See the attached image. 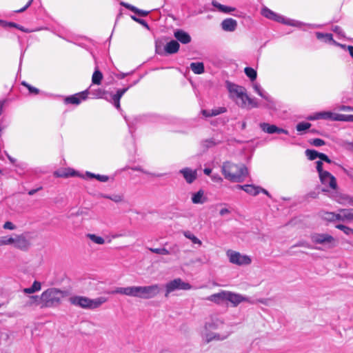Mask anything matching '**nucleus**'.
<instances>
[{
  "label": "nucleus",
  "mask_w": 353,
  "mask_h": 353,
  "mask_svg": "<svg viewBox=\"0 0 353 353\" xmlns=\"http://www.w3.org/2000/svg\"><path fill=\"white\" fill-rule=\"evenodd\" d=\"M316 38L319 40H324L325 41H332L333 37L332 34L330 33H321L316 32Z\"/></svg>",
  "instance_id": "31"
},
{
  "label": "nucleus",
  "mask_w": 353,
  "mask_h": 353,
  "mask_svg": "<svg viewBox=\"0 0 353 353\" xmlns=\"http://www.w3.org/2000/svg\"><path fill=\"white\" fill-rule=\"evenodd\" d=\"M339 219L341 221H353V208L340 209Z\"/></svg>",
  "instance_id": "18"
},
{
  "label": "nucleus",
  "mask_w": 353,
  "mask_h": 353,
  "mask_svg": "<svg viewBox=\"0 0 353 353\" xmlns=\"http://www.w3.org/2000/svg\"><path fill=\"white\" fill-rule=\"evenodd\" d=\"M352 120V115H346L341 114H336L333 117V121H348L351 122Z\"/></svg>",
  "instance_id": "32"
},
{
  "label": "nucleus",
  "mask_w": 353,
  "mask_h": 353,
  "mask_svg": "<svg viewBox=\"0 0 353 353\" xmlns=\"http://www.w3.org/2000/svg\"><path fill=\"white\" fill-rule=\"evenodd\" d=\"M336 228L343 231L347 235L353 234V229L342 224H338Z\"/></svg>",
  "instance_id": "37"
},
{
  "label": "nucleus",
  "mask_w": 353,
  "mask_h": 353,
  "mask_svg": "<svg viewBox=\"0 0 353 353\" xmlns=\"http://www.w3.org/2000/svg\"><path fill=\"white\" fill-rule=\"evenodd\" d=\"M203 196V191L199 190L192 195V199H201Z\"/></svg>",
  "instance_id": "52"
},
{
  "label": "nucleus",
  "mask_w": 353,
  "mask_h": 353,
  "mask_svg": "<svg viewBox=\"0 0 353 353\" xmlns=\"http://www.w3.org/2000/svg\"><path fill=\"white\" fill-rule=\"evenodd\" d=\"M320 180L323 184L335 190L337 187L336 178L329 172H323L319 175Z\"/></svg>",
  "instance_id": "11"
},
{
  "label": "nucleus",
  "mask_w": 353,
  "mask_h": 353,
  "mask_svg": "<svg viewBox=\"0 0 353 353\" xmlns=\"http://www.w3.org/2000/svg\"><path fill=\"white\" fill-rule=\"evenodd\" d=\"M70 303L83 309L93 310L99 307L107 301V299L100 296L94 299L83 296H74L69 299Z\"/></svg>",
  "instance_id": "3"
},
{
  "label": "nucleus",
  "mask_w": 353,
  "mask_h": 353,
  "mask_svg": "<svg viewBox=\"0 0 353 353\" xmlns=\"http://www.w3.org/2000/svg\"><path fill=\"white\" fill-rule=\"evenodd\" d=\"M335 114H333L330 112H319L316 114L314 117H311L310 119L314 120V119H331L333 120V117H334Z\"/></svg>",
  "instance_id": "22"
},
{
  "label": "nucleus",
  "mask_w": 353,
  "mask_h": 353,
  "mask_svg": "<svg viewBox=\"0 0 353 353\" xmlns=\"http://www.w3.org/2000/svg\"><path fill=\"white\" fill-rule=\"evenodd\" d=\"M219 323H218V319H216V322L211 319L210 322H208L205 325V329L207 331L211 332L214 330H216L218 328Z\"/></svg>",
  "instance_id": "33"
},
{
  "label": "nucleus",
  "mask_w": 353,
  "mask_h": 353,
  "mask_svg": "<svg viewBox=\"0 0 353 353\" xmlns=\"http://www.w3.org/2000/svg\"><path fill=\"white\" fill-rule=\"evenodd\" d=\"M32 1H33V0H29V1L27 3V4L23 8H22L20 10H17L16 12H22L25 11L31 5Z\"/></svg>",
  "instance_id": "54"
},
{
  "label": "nucleus",
  "mask_w": 353,
  "mask_h": 353,
  "mask_svg": "<svg viewBox=\"0 0 353 353\" xmlns=\"http://www.w3.org/2000/svg\"><path fill=\"white\" fill-rule=\"evenodd\" d=\"M190 67L194 74H200L204 72V65L202 62L192 63Z\"/></svg>",
  "instance_id": "23"
},
{
  "label": "nucleus",
  "mask_w": 353,
  "mask_h": 353,
  "mask_svg": "<svg viewBox=\"0 0 353 353\" xmlns=\"http://www.w3.org/2000/svg\"><path fill=\"white\" fill-rule=\"evenodd\" d=\"M6 25H7V26H10V27H14V28H17V29H19V30H20L23 31V32H28L26 30H25V29L23 28V27L17 25V23H12V22H10V23H6Z\"/></svg>",
  "instance_id": "49"
},
{
  "label": "nucleus",
  "mask_w": 353,
  "mask_h": 353,
  "mask_svg": "<svg viewBox=\"0 0 353 353\" xmlns=\"http://www.w3.org/2000/svg\"><path fill=\"white\" fill-rule=\"evenodd\" d=\"M180 173L183 174L186 182L188 183H192L196 178V171L188 168L181 170Z\"/></svg>",
  "instance_id": "17"
},
{
  "label": "nucleus",
  "mask_w": 353,
  "mask_h": 353,
  "mask_svg": "<svg viewBox=\"0 0 353 353\" xmlns=\"http://www.w3.org/2000/svg\"><path fill=\"white\" fill-rule=\"evenodd\" d=\"M225 83L230 94V97L233 99L239 107L251 109L259 106L255 99L249 97L243 87L232 83L229 81H226Z\"/></svg>",
  "instance_id": "1"
},
{
  "label": "nucleus",
  "mask_w": 353,
  "mask_h": 353,
  "mask_svg": "<svg viewBox=\"0 0 353 353\" xmlns=\"http://www.w3.org/2000/svg\"><path fill=\"white\" fill-rule=\"evenodd\" d=\"M41 283L39 281H34L31 287L24 288L23 291L26 294H33L36 292L41 290Z\"/></svg>",
  "instance_id": "21"
},
{
  "label": "nucleus",
  "mask_w": 353,
  "mask_h": 353,
  "mask_svg": "<svg viewBox=\"0 0 353 353\" xmlns=\"http://www.w3.org/2000/svg\"><path fill=\"white\" fill-rule=\"evenodd\" d=\"M30 246V242L23 234L14 236V247L15 248L26 251L28 250Z\"/></svg>",
  "instance_id": "12"
},
{
  "label": "nucleus",
  "mask_w": 353,
  "mask_h": 353,
  "mask_svg": "<svg viewBox=\"0 0 353 353\" xmlns=\"http://www.w3.org/2000/svg\"><path fill=\"white\" fill-rule=\"evenodd\" d=\"M205 145L206 147H210L211 145H212L214 143H213V141H211V140H206L205 141Z\"/></svg>",
  "instance_id": "60"
},
{
  "label": "nucleus",
  "mask_w": 353,
  "mask_h": 353,
  "mask_svg": "<svg viewBox=\"0 0 353 353\" xmlns=\"http://www.w3.org/2000/svg\"><path fill=\"white\" fill-rule=\"evenodd\" d=\"M160 292L159 285L154 284L152 285L143 286L142 296L143 299H149L154 298Z\"/></svg>",
  "instance_id": "10"
},
{
  "label": "nucleus",
  "mask_w": 353,
  "mask_h": 353,
  "mask_svg": "<svg viewBox=\"0 0 353 353\" xmlns=\"http://www.w3.org/2000/svg\"><path fill=\"white\" fill-rule=\"evenodd\" d=\"M3 228L5 230H14L15 229V225L10 221H6L4 224Z\"/></svg>",
  "instance_id": "48"
},
{
  "label": "nucleus",
  "mask_w": 353,
  "mask_h": 353,
  "mask_svg": "<svg viewBox=\"0 0 353 353\" xmlns=\"http://www.w3.org/2000/svg\"><path fill=\"white\" fill-rule=\"evenodd\" d=\"M127 90H128V88L120 89V90H117V93L120 94V96L122 97Z\"/></svg>",
  "instance_id": "59"
},
{
  "label": "nucleus",
  "mask_w": 353,
  "mask_h": 353,
  "mask_svg": "<svg viewBox=\"0 0 353 353\" xmlns=\"http://www.w3.org/2000/svg\"><path fill=\"white\" fill-rule=\"evenodd\" d=\"M88 91L82 92L78 94L68 97L65 99L67 103H72L78 105L81 103V100H84L87 98Z\"/></svg>",
  "instance_id": "16"
},
{
  "label": "nucleus",
  "mask_w": 353,
  "mask_h": 353,
  "mask_svg": "<svg viewBox=\"0 0 353 353\" xmlns=\"http://www.w3.org/2000/svg\"><path fill=\"white\" fill-rule=\"evenodd\" d=\"M134 13L138 14L139 15L142 17H145L149 14V11L140 10L137 8V11H135Z\"/></svg>",
  "instance_id": "51"
},
{
  "label": "nucleus",
  "mask_w": 353,
  "mask_h": 353,
  "mask_svg": "<svg viewBox=\"0 0 353 353\" xmlns=\"http://www.w3.org/2000/svg\"><path fill=\"white\" fill-rule=\"evenodd\" d=\"M87 236L92 241L97 244L102 245L105 243L104 239L101 236H97L94 234H88Z\"/></svg>",
  "instance_id": "35"
},
{
  "label": "nucleus",
  "mask_w": 353,
  "mask_h": 353,
  "mask_svg": "<svg viewBox=\"0 0 353 353\" xmlns=\"http://www.w3.org/2000/svg\"><path fill=\"white\" fill-rule=\"evenodd\" d=\"M64 296V292L57 288H49L41 294V308L54 307L59 305L61 299Z\"/></svg>",
  "instance_id": "4"
},
{
  "label": "nucleus",
  "mask_w": 353,
  "mask_h": 353,
  "mask_svg": "<svg viewBox=\"0 0 353 353\" xmlns=\"http://www.w3.org/2000/svg\"><path fill=\"white\" fill-rule=\"evenodd\" d=\"M121 97H121V96H120V94H117H117H115L114 95H113V97H112V99H113V100H120Z\"/></svg>",
  "instance_id": "63"
},
{
  "label": "nucleus",
  "mask_w": 353,
  "mask_h": 353,
  "mask_svg": "<svg viewBox=\"0 0 353 353\" xmlns=\"http://www.w3.org/2000/svg\"><path fill=\"white\" fill-rule=\"evenodd\" d=\"M222 300L227 301L232 303L233 306H237L241 302H248V298L239 294L233 293L228 291H222Z\"/></svg>",
  "instance_id": "9"
},
{
  "label": "nucleus",
  "mask_w": 353,
  "mask_h": 353,
  "mask_svg": "<svg viewBox=\"0 0 353 353\" xmlns=\"http://www.w3.org/2000/svg\"><path fill=\"white\" fill-rule=\"evenodd\" d=\"M174 37L177 42L182 44L190 43L192 41L191 36L185 30L181 29H176L174 31Z\"/></svg>",
  "instance_id": "13"
},
{
  "label": "nucleus",
  "mask_w": 353,
  "mask_h": 353,
  "mask_svg": "<svg viewBox=\"0 0 353 353\" xmlns=\"http://www.w3.org/2000/svg\"><path fill=\"white\" fill-rule=\"evenodd\" d=\"M276 133H279H279H284V134H288V130H284V129H283V128H278V127H277V129H276Z\"/></svg>",
  "instance_id": "58"
},
{
  "label": "nucleus",
  "mask_w": 353,
  "mask_h": 353,
  "mask_svg": "<svg viewBox=\"0 0 353 353\" xmlns=\"http://www.w3.org/2000/svg\"><path fill=\"white\" fill-rule=\"evenodd\" d=\"M221 113L220 110H202V114L205 117H212L214 116H216Z\"/></svg>",
  "instance_id": "36"
},
{
  "label": "nucleus",
  "mask_w": 353,
  "mask_h": 353,
  "mask_svg": "<svg viewBox=\"0 0 353 353\" xmlns=\"http://www.w3.org/2000/svg\"><path fill=\"white\" fill-rule=\"evenodd\" d=\"M348 51H349L350 54L353 58V46H348Z\"/></svg>",
  "instance_id": "64"
},
{
  "label": "nucleus",
  "mask_w": 353,
  "mask_h": 353,
  "mask_svg": "<svg viewBox=\"0 0 353 353\" xmlns=\"http://www.w3.org/2000/svg\"><path fill=\"white\" fill-rule=\"evenodd\" d=\"M238 26L237 21L232 18H226L222 20V30L226 32H233Z\"/></svg>",
  "instance_id": "15"
},
{
  "label": "nucleus",
  "mask_w": 353,
  "mask_h": 353,
  "mask_svg": "<svg viewBox=\"0 0 353 353\" xmlns=\"http://www.w3.org/2000/svg\"><path fill=\"white\" fill-rule=\"evenodd\" d=\"M326 157V154L318 152V158H319L321 160L323 161Z\"/></svg>",
  "instance_id": "61"
},
{
  "label": "nucleus",
  "mask_w": 353,
  "mask_h": 353,
  "mask_svg": "<svg viewBox=\"0 0 353 353\" xmlns=\"http://www.w3.org/2000/svg\"><path fill=\"white\" fill-rule=\"evenodd\" d=\"M310 126H311V123H310L301 122L297 124L296 128L297 131L301 132V131L306 130L309 129L310 128Z\"/></svg>",
  "instance_id": "41"
},
{
  "label": "nucleus",
  "mask_w": 353,
  "mask_h": 353,
  "mask_svg": "<svg viewBox=\"0 0 353 353\" xmlns=\"http://www.w3.org/2000/svg\"><path fill=\"white\" fill-rule=\"evenodd\" d=\"M131 18H132L134 21H137V23H139L141 24L143 26H144V27H145L146 28L149 29V26H148V25L147 22H146L145 20L141 19H139V18H137V17H135V16H131Z\"/></svg>",
  "instance_id": "45"
},
{
  "label": "nucleus",
  "mask_w": 353,
  "mask_h": 353,
  "mask_svg": "<svg viewBox=\"0 0 353 353\" xmlns=\"http://www.w3.org/2000/svg\"><path fill=\"white\" fill-rule=\"evenodd\" d=\"M213 339H219V335H214L213 336H211L210 334H207L206 336V342L209 343Z\"/></svg>",
  "instance_id": "56"
},
{
  "label": "nucleus",
  "mask_w": 353,
  "mask_h": 353,
  "mask_svg": "<svg viewBox=\"0 0 353 353\" xmlns=\"http://www.w3.org/2000/svg\"><path fill=\"white\" fill-rule=\"evenodd\" d=\"M226 179L232 182H242L248 175L247 168L243 165H236L226 163L222 167Z\"/></svg>",
  "instance_id": "2"
},
{
  "label": "nucleus",
  "mask_w": 353,
  "mask_h": 353,
  "mask_svg": "<svg viewBox=\"0 0 353 353\" xmlns=\"http://www.w3.org/2000/svg\"><path fill=\"white\" fill-rule=\"evenodd\" d=\"M229 261L237 265H250L252 262L250 257L248 255L241 254L240 252L228 250L226 252Z\"/></svg>",
  "instance_id": "6"
},
{
  "label": "nucleus",
  "mask_w": 353,
  "mask_h": 353,
  "mask_svg": "<svg viewBox=\"0 0 353 353\" xmlns=\"http://www.w3.org/2000/svg\"><path fill=\"white\" fill-rule=\"evenodd\" d=\"M192 288L190 283L184 282L181 279H175L165 285V296L168 297L169 294L176 290H188Z\"/></svg>",
  "instance_id": "7"
},
{
  "label": "nucleus",
  "mask_w": 353,
  "mask_h": 353,
  "mask_svg": "<svg viewBox=\"0 0 353 353\" xmlns=\"http://www.w3.org/2000/svg\"><path fill=\"white\" fill-rule=\"evenodd\" d=\"M91 93L94 96V98L101 99V98H104V96L106 94V91L99 88V89L92 90Z\"/></svg>",
  "instance_id": "38"
},
{
  "label": "nucleus",
  "mask_w": 353,
  "mask_h": 353,
  "mask_svg": "<svg viewBox=\"0 0 353 353\" xmlns=\"http://www.w3.org/2000/svg\"><path fill=\"white\" fill-rule=\"evenodd\" d=\"M311 240L314 244L327 245L331 248L336 245V240L330 234L327 233H314L311 235Z\"/></svg>",
  "instance_id": "5"
},
{
  "label": "nucleus",
  "mask_w": 353,
  "mask_h": 353,
  "mask_svg": "<svg viewBox=\"0 0 353 353\" xmlns=\"http://www.w3.org/2000/svg\"><path fill=\"white\" fill-rule=\"evenodd\" d=\"M305 154L310 160H314L318 158V152L314 150H306Z\"/></svg>",
  "instance_id": "40"
},
{
  "label": "nucleus",
  "mask_w": 353,
  "mask_h": 353,
  "mask_svg": "<svg viewBox=\"0 0 353 353\" xmlns=\"http://www.w3.org/2000/svg\"><path fill=\"white\" fill-rule=\"evenodd\" d=\"M236 11V8L232 6H227L222 5V12L230 14L232 12Z\"/></svg>",
  "instance_id": "44"
},
{
  "label": "nucleus",
  "mask_w": 353,
  "mask_h": 353,
  "mask_svg": "<svg viewBox=\"0 0 353 353\" xmlns=\"http://www.w3.org/2000/svg\"><path fill=\"white\" fill-rule=\"evenodd\" d=\"M310 142L312 145L316 147H320L325 144V142L323 139L318 138L312 139Z\"/></svg>",
  "instance_id": "42"
},
{
  "label": "nucleus",
  "mask_w": 353,
  "mask_h": 353,
  "mask_svg": "<svg viewBox=\"0 0 353 353\" xmlns=\"http://www.w3.org/2000/svg\"><path fill=\"white\" fill-rule=\"evenodd\" d=\"M143 286H130L126 288H117L112 293L121 294L126 296L141 299Z\"/></svg>",
  "instance_id": "8"
},
{
  "label": "nucleus",
  "mask_w": 353,
  "mask_h": 353,
  "mask_svg": "<svg viewBox=\"0 0 353 353\" xmlns=\"http://www.w3.org/2000/svg\"><path fill=\"white\" fill-rule=\"evenodd\" d=\"M29 305H37L39 306L41 308L42 301H41V295L39 296H30V300L28 303Z\"/></svg>",
  "instance_id": "27"
},
{
  "label": "nucleus",
  "mask_w": 353,
  "mask_h": 353,
  "mask_svg": "<svg viewBox=\"0 0 353 353\" xmlns=\"http://www.w3.org/2000/svg\"><path fill=\"white\" fill-rule=\"evenodd\" d=\"M332 30H333L334 32H336V33H337L338 34H339V35H341V36H343V30H342L341 28V27H339V26H334V27L332 28Z\"/></svg>",
  "instance_id": "53"
},
{
  "label": "nucleus",
  "mask_w": 353,
  "mask_h": 353,
  "mask_svg": "<svg viewBox=\"0 0 353 353\" xmlns=\"http://www.w3.org/2000/svg\"><path fill=\"white\" fill-rule=\"evenodd\" d=\"M260 128L263 131L268 134L276 133L277 129V126L275 125H270L268 123H260Z\"/></svg>",
  "instance_id": "24"
},
{
  "label": "nucleus",
  "mask_w": 353,
  "mask_h": 353,
  "mask_svg": "<svg viewBox=\"0 0 353 353\" xmlns=\"http://www.w3.org/2000/svg\"><path fill=\"white\" fill-rule=\"evenodd\" d=\"M22 85H23L24 86H26L28 90L30 91V92L31 93H34V94H38L39 93V90L34 87H32L30 85H29L28 83H26V82H23L22 83Z\"/></svg>",
  "instance_id": "46"
},
{
  "label": "nucleus",
  "mask_w": 353,
  "mask_h": 353,
  "mask_svg": "<svg viewBox=\"0 0 353 353\" xmlns=\"http://www.w3.org/2000/svg\"><path fill=\"white\" fill-rule=\"evenodd\" d=\"M184 236L191 240V241L194 244H198L199 245H201L202 243L201 241L192 233H191L190 231L184 232L183 233Z\"/></svg>",
  "instance_id": "30"
},
{
  "label": "nucleus",
  "mask_w": 353,
  "mask_h": 353,
  "mask_svg": "<svg viewBox=\"0 0 353 353\" xmlns=\"http://www.w3.org/2000/svg\"><path fill=\"white\" fill-rule=\"evenodd\" d=\"M239 189L243 190L245 192L250 194L251 196H256L260 192H263L265 195L270 197L271 196L268 193L267 190L265 189L261 188L259 187L254 186L252 185H237Z\"/></svg>",
  "instance_id": "14"
},
{
  "label": "nucleus",
  "mask_w": 353,
  "mask_h": 353,
  "mask_svg": "<svg viewBox=\"0 0 353 353\" xmlns=\"http://www.w3.org/2000/svg\"><path fill=\"white\" fill-rule=\"evenodd\" d=\"M103 79V74L99 70H95L92 77V81L94 84L99 85Z\"/></svg>",
  "instance_id": "26"
},
{
  "label": "nucleus",
  "mask_w": 353,
  "mask_h": 353,
  "mask_svg": "<svg viewBox=\"0 0 353 353\" xmlns=\"http://www.w3.org/2000/svg\"><path fill=\"white\" fill-rule=\"evenodd\" d=\"M88 174L90 175L92 177L97 179L99 181L102 182H105L108 180V176L105 175H100V174H94L90 172L87 173Z\"/></svg>",
  "instance_id": "43"
},
{
  "label": "nucleus",
  "mask_w": 353,
  "mask_h": 353,
  "mask_svg": "<svg viewBox=\"0 0 353 353\" xmlns=\"http://www.w3.org/2000/svg\"><path fill=\"white\" fill-rule=\"evenodd\" d=\"M341 110L343 111H353V107L347 106V105H342L340 107Z\"/></svg>",
  "instance_id": "55"
},
{
  "label": "nucleus",
  "mask_w": 353,
  "mask_h": 353,
  "mask_svg": "<svg viewBox=\"0 0 353 353\" xmlns=\"http://www.w3.org/2000/svg\"><path fill=\"white\" fill-rule=\"evenodd\" d=\"M14 242V237L12 236H1L0 237V245H13Z\"/></svg>",
  "instance_id": "34"
},
{
  "label": "nucleus",
  "mask_w": 353,
  "mask_h": 353,
  "mask_svg": "<svg viewBox=\"0 0 353 353\" xmlns=\"http://www.w3.org/2000/svg\"><path fill=\"white\" fill-rule=\"evenodd\" d=\"M244 72H245V74L247 75V77H249L252 81H254L256 79V77H257L256 71L254 69H253L252 68L246 67L244 69Z\"/></svg>",
  "instance_id": "28"
},
{
  "label": "nucleus",
  "mask_w": 353,
  "mask_h": 353,
  "mask_svg": "<svg viewBox=\"0 0 353 353\" xmlns=\"http://www.w3.org/2000/svg\"><path fill=\"white\" fill-rule=\"evenodd\" d=\"M323 219L328 221H340L339 212L338 213L334 212H325L323 214Z\"/></svg>",
  "instance_id": "25"
},
{
  "label": "nucleus",
  "mask_w": 353,
  "mask_h": 353,
  "mask_svg": "<svg viewBox=\"0 0 353 353\" xmlns=\"http://www.w3.org/2000/svg\"><path fill=\"white\" fill-rule=\"evenodd\" d=\"M150 251L153 252V253H155V254H161V255H168L170 254V252L164 248H149Z\"/></svg>",
  "instance_id": "39"
},
{
  "label": "nucleus",
  "mask_w": 353,
  "mask_h": 353,
  "mask_svg": "<svg viewBox=\"0 0 353 353\" xmlns=\"http://www.w3.org/2000/svg\"><path fill=\"white\" fill-rule=\"evenodd\" d=\"M180 48L179 42L176 40H172L166 43L164 50L167 54H172L176 53Z\"/></svg>",
  "instance_id": "19"
},
{
  "label": "nucleus",
  "mask_w": 353,
  "mask_h": 353,
  "mask_svg": "<svg viewBox=\"0 0 353 353\" xmlns=\"http://www.w3.org/2000/svg\"><path fill=\"white\" fill-rule=\"evenodd\" d=\"M261 14L265 17L276 21H281V20L282 19L281 17L277 15L273 11L267 8H264L263 9H262Z\"/></svg>",
  "instance_id": "20"
},
{
  "label": "nucleus",
  "mask_w": 353,
  "mask_h": 353,
  "mask_svg": "<svg viewBox=\"0 0 353 353\" xmlns=\"http://www.w3.org/2000/svg\"><path fill=\"white\" fill-rule=\"evenodd\" d=\"M57 174L58 176H60V177H67L70 175L65 172H57Z\"/></svg>",
  "instance_id": "57"
},
{
  "label": "nucleus",
  "mask_w": 353,
  "mask_h": 353,
  "mask_svg": "<svg viewBox=\"0 0 353 353\" xmlns=\"http://www.w3.org/2000/svg\"><path fill=\"white\" fill-rule=\"evenodd\" d=\"M113 101H114V106L118 110H119L120 109V102H119L120 100H113Z\"/></svg>",
  "instance_id": "62"
},
{
  "label": "nucleus",
  "mask_w": 353,
  "mask_h": 353,
  "mask_svg": "<svg viewBox=\"0 0 353 353\" xmlns=\"http://www.w3.org/2000/svg\"><path fill=\"white\" fill-rule=\"evenodd\" d=\"M220 299H221V294L219 293L214 294L208 298V299L212 301H215V302H219Z\"/></svg>",
  "instance_id": "50"
},
{
  "label": "nucleus",
  "mask_w": 353,
  "mask_h": 353,
  "mask_svg": "<svg viewBox=\"0 0 353 353\" xmlns=\"http://www.w3.org/2000/svg\"><path fill=\"white\" fill-rule=\"evenodd\" d=\"M316 170H317L319 175L321 174L323 172H325L323 170V163L321 161H317L316 162Z\"/></svg>",
  "instance_id": "47"
},
{
  "label": "nucleus",
  "mask_w": 353,
  "mask_h": 353,
  "mask_svg": "<svg viewBox=\"0 0 353 353\" xmlns=\"http://www.w3.org/2000/svg\"><path fill=\"white\" fill-rule=\"evenodd\" d=\"M253 88L255 90V92L261 97L265 99L267 101H270L269 96L262 90L260 85L255 83L253 85Z\"/></svg>",
  "instance_id": "29"
}]
</instances>
